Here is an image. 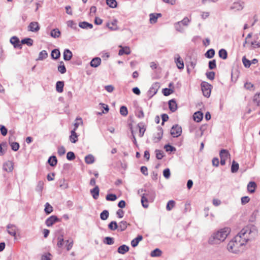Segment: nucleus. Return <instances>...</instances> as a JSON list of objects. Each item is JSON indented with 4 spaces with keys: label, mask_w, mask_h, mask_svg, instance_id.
Segmentation results:
<instances>
[{
    "label": "nucleus",
    "mask_w": 260,
    "mask_h": 260,
    "mask_svg": "<svg viewBox=\"0 0 260 260\" xmlns=\"http://www.w3.org/2000/svg\"><path fill=\"white\" fill-rule=\"evenodd\" d=\"M104 242L108 245H112L114 243V240L112 238L107 237L105 239Z\"/></svg>",
    "instance_id": "nucleus-54"
},
{
    "label": "nucleus",
    "mask_w": 260,
    "mask_h": 260,
    "mask_svg": "<svg viewBox=\"0 0 260 260\" xmlns=\"http://www.w3.org/2000/svg\"><path fill=\"white\" fill-rule=\"evenodd\" d=\"M242 61H243V63L244 65V66L246 67V68H249L250 65H251V62L250 61L247 59L245 57H243V58H242Z\"/></svg>",
    "instance_id": "nucleus-58"
},
{
    "label": "nucleus",
    "mask_w": 260,
    "mask_h": 260,
    "mask_svg": "<svg viewBox=\"0 0 260 260\" xmlns=\"http://www.w3.org/2000/svg\"><path fill=\"white\" fill-rule=\"evenodd\" d=\"M201 86L203 95L206 98H209L211 94V85L208 82H202Z\"/></svg>",
    "instance_id": "nucleus-4"
},
{
    "label": "nucleus",
    "mask_w": 260,
    "mask_h": 260,
    "mask_svg": "<svg viewBox=\"0 0 260 260\" xmlns=\"http://www.w3.org/2000/svg\"><path fill=\"white\" fill-rule=\"evenodd\" d=\"M163 175L164 176L168 179L170 176V171L169 169H166L163 171Z\"/></svg>",
    "instance_id": "nucleus-62"
},
{
    "label": "nucleus",
    "mask_w": 260,
    "mask_h": 260,
    "mask_svg": "<svg viewBox=\"0 0 260 260\" xmlns=\"http://www.w3.org/2000/svg\"><path fill=\"white\" fill-rule=\"evenodd\" d=\"M21 44H27L29 46H31L33 44V40L30 38H25L21 40Z\"/></svg>",
    "instance_id": "nucleus-38"
},
{
    "label": "nucleus",
    "mask_w": 260,
    "mask_h": 260,
    "mask_svg": "<svg viewBox=\"0 0 260 260\" xmlns=\"http://www.w3.org/2000/svg\"><path fill=\"white\" fill-rule=\"evenodd\" d=\"M64 86V82L63 81H57L56 83V90L59 92L61 93L63 91Z\"/></svg>",
    "instance_id": "nucleus-26"
},
{
    "label": "nucleus",
    "mask_w": 260,
    "mask_h": 260,
    "mask_svg": "<svg viewBox=\"0 0 260 260\" xmlns=\"http://www.w3.org/2000/svg\"><path fill=\"white\" fill-rule=\"evenodd\" d=\"M120 113L123 116H126L128 113L126 107L124 106H121L120 109Z\"/></svg>",
    "instance_id": "nucleus-47"
},
{
    "label": "nucleus",
    "mask_w": 260,
    "mask_h": 260,
    "mask_svg": "<svg viewBox=\"0 0 260 260\" xmlns=\"http://www.w3.org/2000/svg\"><path fill=\"white\" fill-rule=\"evenodd\" d=\"M161 253H162V252L159 249L156 248L155 249H154V250L151 251V256L152 257L159 256H160Z\"/></svg>",
    "instance_id": "nucleus-37"
},
{
    "label": "nucleus",
    "mask_w": 260,
    "mask_h": 260,
    "mask_svg": "<svg viewBox=\"0 0 260 260\" xmlns=\"http://www.w3.org/2000/svg\"><path fill=\"white\" fill-rule=\"evenodd\" d=\"M206 75L207 77L210 80H213L215 78V73L214 72H207Z\"/></svg>",
    "instance_id": "nucleus-57"
},
{
    "label": "nucleus",
    "mask_w": 260,
    "mask_h": 260,
    "mask_svg": "<svg viewBox=\"0 0 260 260\" xmlns=\"http://www.w3.org/2000/svg\"><path fill=\"white\" fill-rule=\"evenodd\" d=\"M189 22L190 20L187 17H185L182 21L179 22H181V25L186 26L188 25Z\"/></svg>",
    "instance_id": "nucleus-60"
},
{
    "label": "nucleus",
    "mask_w": 260,
    "mask_h": 260,
    "mask_svg": "<svg viewBox=\"0 0 260 260\" xmlns=\"http://www.w3.org/2000/svg\"><path fill=\"white\" fill-rule=\"evenodd\" d=\"M117 20H114L111 23L107 24V26L109 29H110L112 30H115L117 29Z\"/></svg>",
    "instance_id": "nucleus-32"
},
{
    "label": "nucleus",
    "mask_w": 260,
    "mask_h": 260,
    "mask_svg": "<svg viewBox=\"0 0 260 260\" xmlns=\"http://www.w3.org/2000/svg\"><path fill=\"white\" fill-rule=\"evenodd\" d=\"M246 244L237 235L231 240L226 246L227 250L232 253L238 254L243 252Z\"/></svg>",
    "instance_id": "nucleus-3"
},
{
    "label": "nucleus",
    "mask_w": 260,
    "mask_h": 260,
    "mask_svg": "<svg viewBox=\"0 0 260 260\" xmlns=\"http://www.w3.org/2000/svg\"><path fill=\"white\" fill-rule=\"evenodd\" d=\"M57 240H58L57 243V246L58 247H62L63 245V243H64V241H63L62 236L58 237L57 238Z\"/></svg>",
    "instance_id": "nucleus-52"
},
{
    "label": "nucleus",
    "mask_w": 260,
    "mask_h": 260,
    "mask_svg": "<svg viewBox=\"0 0 260 260\" xmlns=\"http://www.w3.org/2000/svg\"><path fill=\"white\" fill-rule=\"evenodd\" d=\"M244 8V3L241 1L234 2L230 7V10L233 12L241 11Z\"/></svg>",
    "instance_id": "nucleus-5"
},
{
    "label": "nucleus",
    "mask_w": 260,
    "mask_h": 260,
    "mask_svg": "<svg viewBox=\"0 0 260 260\" xmlns=\"http://www.w3.org/2000/svg\"><path fill=\"white\" fill-rule=\"evenodd\" d=\"M63 59L66 61H69L71 59L73 54L72 52L68 49H66L63 52Z\"/></svg>",
    "instance_id": "nucleus-15"
},
{
    "label": "nucleus",
    "mask_w": 260,
    "mask_h": 260,
    "mask_svg": "<svg viewBox=\"0 0 260 260\" xmlns=\"http://www.w3.org/2000/svg\"><path fill=\"white\" fill-rule=\"evenodd\" d=\"M67 158L69 160H72L75 159V155L73 152H69L67 154Z\"/></svg>",
    "instance_id": "nucleus-56"
},
{
    "label": "nucleus",
    "mask_w": 260,
    "mask_h": 260,
    "mask_svg": "<svg viewBox=\"0 0 260 260\" xmlns=\"http://www.w3.org/2000/svg\"><path fill=\"white\" fill-rule=\"evenodd\" d=\"M143 239V237L141 235L138 236L136 238L131 241V245L133 247H136L139 243Z\"/></svg>",
    "instance_id": "nucleus-24"
},
{
    "label": "nucleus",
    "mask_w": 260,
    "mask_h": 260,
    "mask_svg": "<svg viewBox=\"0 0 260 260\" xmlns=\"http://www.w3.org/2000/svg\"><path fill=\"white\" fill-rule=\"evenodd\" d=\"M203 216L206 219L207 221H212L214 220V215L211 213H209L208 212H204Z\"/></svg>",
    "instance_id": "nucleus-29"
},
{
    "label": "nucleus",
    "mask_w": 260,
    "mask_h": 260,
    "mask_svg": "<svg viewBox=\"0 0 260 260\" xmlns=\"http://www.w3.org/2000/svg\"><path fill=\"white\" fill-rule=\"evenodd\" d=\"M141 202H142V204L144 207L147 208L148 206V205L147 204V199L144 196L142 197Z\"/></svg>",
    "instance_id": "nucleus-64"
},
{
    "label": "nucleus",
    "mask_w": 260,
    "mask_h": 260,
    "mask_svg": "<svg viewBox=\"0 0 260 260\" xmlns=\"http://www.w3.org/2000/svg\"><path fill=\"white\" fill-rule=\"evenodd\" d=\"M40 29V26L39 23L36 21L30 22L27 26V30L31 32H38Z\"/></svg>",
    "instance_id": "nucleus-8"
},
{
    "label": "nucleus",
    "mask_w": 260,
    "mask_h": 260,
    "mask_svg": "<svg viewBox=\"0 0 260 260\" xmlns=\"http://www.w3.org/2000/svg\"><path fill=\"white\" fill-rule=\"evenodd\" d=\"M175 204V201L173 200H170L168 202L167 205V210H171L172 209V208L174 207Z\"/></svg>",
    "instance_id": "nucleus-44"
},
{
    "label": "nucleus",
    "mask_w": 260,
    "mask_h": 260,
    "mask_svg": "<svg viewBox=\"0 0 260 260\" xmlns=\"http://www.w3.org/2000/svg\"><path fill=\"white\" fill-rule=\"evenodd\" d=\"M10 42L13 45L14 48H21V45L20 43L19 39L17 37H12L10 39Z\"/></svg>",
    "instance_id": "nucleus-12"
},
{
    "label": "nucleus",
    "mask_w": 260,
    "mask_h": 260,
    "mask_svg": "<svg viewBox=\"0 0 260 260\" xmlns=\"http://www.w3.org/2000/svg\"><path fill=\"white\" fill-rule=\"evenodd\" d=\"M129 250L128 246L125 245H122L119 246L118 248L117 251L120 254H124Z\"/></svg>",
    "instance_id": "nucleus-25"
},
{
    "label": "nucleus",
    "mask_w": 260,
    "mask_h": 260,
    "mask_svg": "<svg viewBox=\"0 0 260 260\" xmlns=\"http://www.w3.org/2000/svg\"><path fill=\"white\" fill-rule=\"evenodd\" d=\"M216 61L215 59L211 60L209 62V68L211 70H213L216 68Z\"/></svg>",
    "instance_id": "nucleus-61"
},
{
    "label": "nucleus",
    "mask_w": 260,
    "mask_h": 260,
    "mask_svg": "<svg viewBox=\"0 0 260 260\" xmlns=\"http://www.w3.org/2000/svg\"><path fill=\"white\" fill-rule=\"evenodd\" d=\"M109 228L111 230H115L117 228V225L115 221L111 222L109 225Z\"/></svg>",
    "instance_id": "nucleus-55"
},
{
    "label": "nucleus",
    "mask_w": 260,
    "mask_h": 260,
    "mask_svg": "<svg viewBox=\"0 0 260 260\" xmlns=\"http://www.w3.org/2000/svg\"><path fill=\"white\" fill-rule=\"evenodd\" d=\"M220 164L222 166L225 164L226 160L230 157V154L229 152L224 149H222L220 152Z\"/></svg>",
    "instance_id": "nucleus-6"
},
{
    "label": "nucleus",
    "mask_w": 260,
    "mask_h": 260,
    "mask_svg": "<svg viewBox=\"0 0 260 260\" xmlns=\"http://www.w3.org/2000/svg\"><path fill=\"white\" fill-rule=\"evenodd\" d=\"M218 54H219V56L220 58H222L223 59H226L228 53H227V51L225 49H220L219 51Z\"/></svg>",
    "instance_id": "nucleus-34"
},
{
    "label": "nucleus",
    "mask_w": 260,
    "mask_h": 260,
    "mask_svg": "<svg viewBox=\"0 0 260 260\" xmlns=\"http://www.w3.org/2000/svg\"><path fill=\"white\" fill-rule=\"evenodd\" d=\"M44 186V182L42 181H40L38 182V184L36 187V190L39 192L42 191Z\"/></svg>",
    "instance_id": "nucleus-50"
},
{
    "label": "nucleus",
    "mask_w": 260,
    "mask_h": 260,
    "mask_svg": "<svg viewBox=\"0 0 260 260\" xmlns=\"http://www.w3.org/2000/svg\"><path fill=\"white\" fill-rule=\"evenodd\" d=\"M50 35L54 38H59L60 36V31L58 28H55L51 30Z\"/></svg>",
    "instance_id": "nucleus-31"
},
{
    "label": "nucleus",
    "mask_w": 260,
    "mask_h": 260,
    "mask_svg": "<svg viewBox=\"0 0 260 260\" xmlns=\"http://www.w3.org/2000/svg\"><path fill=\"white\" fill-rule=\"evenodd\" d=\"M174 61L176 64L177 68L179 69H183L184 67V64L183 60L178 54L175 55Z\"/></svg>",
    "instance_id": "nucleus-9"
},
{
    "label": "nucleus",
    "mask_w": 260,
    "mask_h": 260,
    "mask_svg": "<svg viewBox=\"0 0 260 260\" xmlns=\"http://www.w3.org/2000/svg\"><path fill=\"white\" fill-rule=\"evenodd\" d=\"M256 227L252 224L244 226L237 235L246 244L253 240L257 236Z\"/></svg>",
    "instance_id": "nucleus-2"
},
{
    "label": "nucleus",
    "mask_w": 260,
    "mask_h": 260,
    "mask_svg": "<svg viewBox=\"0 0 260 260\" xmlns=\"http://www.w3.org/2000/svg\"><path fill=\"white\" fill-rule=\"evenodd\" d=\"M169 107L170 110L174 112L177 109V105L175 100L172 99L169 102Z\"/></svg>",
    "instance_id": "nucleus-17"
},
{
    "label": "nucleus",
    "mask_w": 260,
    "mask_h": 260,
    "mask_svg": "<svg viewBox=\"0 0 260 260\" xmlns=\"http://www.w3.org/2000/svg\"><path fill=\"white\" fill-rule=\"evenodd\" d=\"M193 117L194 121L199 122L202 120L203 114L202 112L198 111L194 113Z\"/></svg>",
    "instance_id": "nucleus-20"
},
{
    "label": "nucleus",
    "mask_w": 260,
    "mask_h": 260,
    "mask_svg": "<svg viewBox=\"0 0 260 260\" xmlns=\"http://www.w3.org/2000/svg\"><path fill=\"white\" fill-rule=\"evenodd\" d=\"M99 188L98 186H95V187L90 190V193L92 196V197L94 199H97L99 196Z\"/></svg>",
    "instance_id": "nucleus-19"
},
{
    "label": "nucleus",
    "mask_w": 260,
    "mask_h": 260,
    "mask_svg": "<svg viewBox=\"0 0 260 260\" xmlns=\"http://www.w3.org/2000/svg\"><path fill=\"white\" fill-rule=\"evenodd\" d=\"M256 187V184L255 182L253 181L249 182L247 185V190L248 192L250 193L254 192Z\"/></svg>",
    "instance_id": "nucleus-18"
},
{
    "label": "nucleus",
    "mask_w": 260,
    "mask_h": 260,
    "mask_svg": "<svg viewBox=\"0 0 260 260\" xmlns=\"http://www.w3.org/2000/svg\"><path fill=\"white\" fill-rule=\"evenodd\" d=\"M106 199L108 201H114L116 200L117 197L114 194H108L106 196Z\"/></svg>",
    "instance_id": "nucleus-51"
},
{
    "label": "nucleus",
    "mask_w": 260,
    "mask_h": 260,
    "mask_svg": "<svg viewBox=\"0 0 260 260\" xmlns=\"http://www.w3.org/2000/svg\"><path fill=\"white\" fill-rule=\"evenodd\" d=\"M58 71L61 74H64L66 72V68L64 66V63L63 61H60L59 62V65L58 67Z\"/></svg>",
    "instance_id": "nucleus-35"
},
{
    "label": "nucleus",
    "mask_w": 260,
    "mask_h": 260,
    "mask_svg": "<svg viewBox=\"0 0 260 260\" xmlns=\"http://www.w3.org/2000/svg\"><path fill=\"white\" fill-rule=\"evenodd\" d=\"M157 130L158 132L153 138V140L155 142H158L161 139L163 135V131L161 127H158Z\"/></svg>",
    "instance_id": "nucleus-14"
},
{
    "label": "nucleus",
    "mask_w": 260,
    "mask_h": 260,
    "mask_svg": "<svg viewBox=\"0 0 260 260\" xmlns=\"http://www.w3.org/2000/svg\"><path fill=\"white\" fill-rule=\"evenodd\" d=\"M215 54V51L214 49H210L207 51V52L205 53V56L208 58H212Z\"/></svg>",
    "instance_id": "nucleus-42"
},
{
    "label": "nucleus",
    "mask_w": 260,
    "mask_h": 260,
    "mask_svg": "<svg viewBox=\"0 0 260 260\" xmlns=\"http://www.w3.org/2000/svg\"><path fill=\"white\" fill-rule=\"evenodd\" d=\"M231 233V229L229 228H223L214 231L209 237L208 242L209 244L217 246L223 242Z\"/></svg>",
    "instance_id": "nucleus-1"
},
{
    "label": "nucleus",
    "mask_w": 260,
    "mask_h": 260,
    "mask_svg": "<svg viewBox=\"0 0 260 260\" xmlns=\"http://www.w3.org/2000/svg\"><path fill=\"white\" fill-rule=\"evenodd\" d=\"M175 27L176 29L178 31L182 32L184 30V29L182 27L181 22H178L177 23H175Z\"/></svg>",
    "instance_id": "nucleus-53"
},
{
    "label": "nucleus",
    "mask_w": 260,
    "mask_h": 260,
    "mask_svg": "<svg viewBox=\"0 0 260 260\" xmlns=\"http://www.w3.org/2000/svg\"><path fill=\"white\" fill-rule=\"evenodd\" d=\"M161 16V14L160 13L157 14H153L151 13L149 15L150 17V22L151 23H154L157 21V20L158 17Z\"/></svg>",
    "instance_id": "nucleus-23"
},
{
    "label": "nucleus",
    "mask_w": 260,
    "mask_h": 260,
    "mask_svg": "<svg viewBox=\"0 0 260 260\" xmlns=\"http://www.w3.org/2000/svg\"><path fill=\"white\" fill-rule=\"evenodd\" d=\"M156 157L158 159H161L164 157V152L161 150H155Z\"/></svg>",
    "instance_id": "nucleus-48"
},
{
    "label": "nucleus",
    "mask_w": 260,
    "mask_h": 260,
    "mask_svg": "<svg viewBox=\"0 0 260 260\" xmlns=\"http://www.w3.org/2000/svg\"><path fill=\"white\" fill-rule=\"evenodd\" d=\"M94 161V157L92 154H88L85 157V161L87 164H92Z\"/></svg>",
    "instance_id": "nucleus-30"
},
{
    "label": "nucleus",
    "mask_w": 260,
    "mask_h": 260,
    "mask_svg": "<svg viewBox=\"0 0 260 260\" xmlns=\"http://www.w3.org/2000/svg\"><path fill=\"white\" fill-rule=\"evenodd\" d=\"M11 148L13 150L16 151L19 148V144L17 142H12L10 144Z\"/></svg>",
    "instance_id": "nucleus-46"
},
{
    "label": "nucleus",
    "mask_w": 260,
    "mask_h": 260,
    "mask_svg": "<svg viewBox=\"0 0 260 260\" xmlns=\"http://www.w3.org/2000/svg\"><path fill=\"white\" fill-rule=\"evenodd\" d=\"M66 248L68 251H69L73 245V240L72 239H69L66 241Z\"/></svg>",
    "instance_id": "nucleus-43"
},
{
    "label": "nucleus",
    "mask_w": 260,
    "mask_h": 260,
    "mask_svg": "<svg viewBox=\"0 0 260 260\" xmlns=\"http://www.w3.org/2000/svg\"><path fill=\"white\" fill-rule=\"evenodd\" d=\"M101 63V59L100 57H95L90 61V64L92 67L96 68Z\"/></svg>",
    "instance_id": "nucleus-16"
},
{
    "label": "nucleus",
    "mask_w": 260,
    "mask_h": 260,
    "mask_svg": "<svg viewBox=\"0 0 260 260\" xmlns=\"http://www.w3.org/2000/svg\"><path fill=\"white\" fill-rule=\"evenodd\" d=\"M67 24L68 26L70 27L73 29L77 28V24L73 20H69L67 22Z\"/></svg>",
    "instance_id": "nucleus-45"
},
{
    "label": "nucleus",
    "mask_w": 260,
    "mask_h": 260,
    "mask_svg": "<svg viewBox=\"0 0 260 260\" xmlns=\"http://www.w3.org/2000/svg\"><path fill=\"white\" fill-rule=\"evenodd\" d=\"M75 132L72 131L71 132V135L70 136V140L73 143H75L78 141V135Z\"/></svg>",
    "instance_id": "nucleus-27"
},
{
    "label": "nucleus",
    "mask_w": 260,
    "mask_h": 260,
    "mask_svg": "<svg viewBox=\"0 0 260 260\" xmlns=\"http://www.w3.org/2000/svg\"><path fill=\"white\" fill-rule=\"evenodd\" d=\"M48 57V53L45 50L41 51L39 53L38 58L37 60H42Z\"/></svg>",
    "instance_id": "nucleus-33"
},
{
    "label": "nucleus",
    "mask_w": 260,
    "mask_h": 260,
    "mask_svg": "<svg viewBox=\"0 0 260 260\" xmlns=\"http://www.w3.org/2000/svg\"><path fill=\"white\" fill-rule=\"evenodd\" d=\"M3 169L8 172H11L13 170V164L11 161H7L3 165Z\"/></svg>",
    "instance_id": "nucleus-11"
},
{
    "label": "nucleus",
    "mask_w": 260,
    "mask_h": 260,
    "mask_svg": "<svg viewBox=\"0 0 260 260\" xmlns=\"http://www.w3.org/2000/svg\"><path fill=\"white\" fill-rule=\"evenodd\" d=\"M8 233L11 236H16L17 228L15 225L9 224L7 226Z\"/></svg>",
    "instance_id": "nucleus-10"
},
{
    "label": "nucleus",
    "mask_w": 260,
    "mask_h": 260,
    "mask_svg": "<svg viewBox=\"0 0 260 260\" xmlns=\"http://www.w3.org/2000/svg\"><path fill=\"white\" fill-rule=\"evenodd\" d=\"M239 169V164L235 161H233L231 167V172L232 173H236Z\"/></svg>",
    "instance_id": "nucleus-41"
},
{
    "label": "nucleus",
    "mask_w": 260,
    "mask_h": 260,
    "mask_svg": "<svg viewBox=\"0 0 260 260\" xmlns=\"http://www.w3.org/2000/svg\"><path fill=\"white\" fill-rule=\"evenodd\" d=\"M119 47L121 48L120 50L119 51L118 55H122L124 54L128 55L131 53V50L130 48L127 47H122V46H119Z\"/></svg>",
    "instance_id": "nucleus-13"
},
{
    "label": "nucleus",
    "mask_w": 260,
    "mask_h": 260,
    "mask_svg": "<svg viewBox=\"0 0 260 260\" xmlns=\"http://www.w3.org/2000/svg\"><path fill=\"white\" fill-rule=\"evenodd\" d=\"M173 92V90L167 88H164L162 90V93L165 96H168L170 95L171 93H172Z\"/></svg>",
    "instance_id": "nucleus-49"
},
{
    "label": "nucleus",
    "mask_w": 260,
    "mask_h": 260,
    "mask_svg": "<svg viewBox=\"0 0 260 260\" xmlns=\"http://www.w3.org/2000/svg\"><path fill=\"white\" fill-rule=\"evenodd\" d=\"M58 220L57 217L52 216L46 220V224L48 226H51L54 223Z\"/></svg>",
    "instance_id": "nucleus-21"
},
{
    "label": "nucleus",
    "mask_w": 260,
    "mask_h": 260,
    "mask_svg": "<svg viewBox=\"0 0 260 260\" xmlns=\"http://www.w3.org/2000/svg\"><path fill=\"white\" fill-rule=\"evenodd\" d=\"M79 26L83 29H91L93 28V25L92 24L85 21L80 22L79 24Z\"/></svg>",
    "instance_id": "nucleus-22"
},
{
    "label": "nucleus",
    "mask_w": 260,
    "mask_h": 260,
    "mask_svg": "<svg viewBox=\"0 0 260 260\" xmlns=\"http://www.w3.org/2000/svg\"><path fill=\"white\" fill-rule=\"evenodd\" d=\"M106 4L112 8H115L117 6L116 0H106Z\"/></svg>",
    "instance_id": "nucleus-36"
},
{
    "label": "nucleus",
    "mask_w": 260,
    "mask_h": 260,
    "mask_svg": "<svg viewBox=\"0 0 260 260\" xmlns=\"http://www.w3.org/2000/svg\"><path fill=\"white\" fill-rule=\"evenodd\" d=\"M251 46L252 49L260 48V43L257 41H253L251 43Z\"/></svg>",
    "instance_id": "nucleus-63"
},
{
    "label": "nucleus",
    "mask_w": 260,
    "mask_h": 260,
    "mask_svg": "<svg viewBox=\"0 0 260 260\" xmlns=\"http://www.w3.org/2000/svg\"><path fill=\"white\" fill-rule=\"evenodd\" d=\"M51 55L53 59H58L60 56V53L59 50L57 49H53L51 52Z\"/></svg>",
    "instance_id": "nucleus-28"
},
{
    "label": "nucleus",
    "mask_w": 260,
    "mask_h": 260,
    "mask_svg": "<svg viewBox=\"0 0 260 260\" xmlns=\"http://www.w3.org/2000/svg\"><path fill=\"white\" fill-rule=\"evenodd\" d=\"M170 133L173 137H178L182 133V128L178 125H174L171 129Z\"/></svg>",
    "instance_id": "nucleus-7"
},
{
    "label": "nucleus",
    "mask_w": 260,
    "mask_h": 260,
    "mask_svg": "<svg viewBox=\"0 0 260 260\" xmlns=\"http://www.w3.org/2000/svg\"><path fill=\"white\" fill-rule=\"evenodd\" d=\"M83 124L82 118L77 117L76 119V122L74 123V128L73 131H76L80 124Z\"/></svg>",
    "instance_id": "nucleus-40"
},
{
    "label": "nucleus",
    "mask_w": 260,
    "mask_h": 260,
    "mask_svg": "<svg viewBox=\"0 0 260 260\" xmlns=\"http://www.w3.org/2000/svg\"><path fill=\"white\" fill-rule=\"evenodd\" d=\"M165 149L167 152H169V151L172 152V151H174L176 150V148L175 147H174L169 144L166 145L165 146Z\"/></svg>",
    "instance_id": "nucleus-59"
},
{
    "label": "nucleus",
    "mask_w": 260,
    "mask_h": 260,
    "mask_svg": "<svg viewBox=\"0 0 260 260\" xmlns=\"http://www.w3.org/2000/svg\"><path fill=\"white\" fill-rule=\"evenodd\" d=\"M48 162L51 166L53 167L57 164V159L55 156H52L49 157Z\"/></svg>",
    "instance_id": "nucleus-39"
}]
</instances>
